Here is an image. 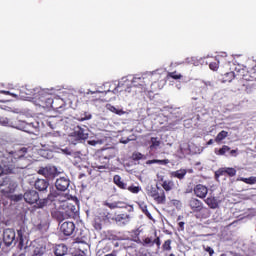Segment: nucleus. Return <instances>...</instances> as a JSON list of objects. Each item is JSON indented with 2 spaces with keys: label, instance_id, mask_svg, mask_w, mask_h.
Listing matches in <instances>:
<instances>
[{
  "label": "nucleus",
  "instance_id": "1",
  "mask_svg": "<svg viewBox=\"0 0 256 256\" xmlns=\"http://www.w3.org/2000/svg\"><path fill=\"white\" fill-rule=\"evenodd\" d=\"M17 154L9 153L7 150L0 151V187H6L11 183L9 176L13 175L17 169H25V166L17 163Z\"/></svg>",
  "mask_w": 256,
  "mask_h": 256
},
{
  "label": "nucleus",
  "instance_id": "2",
  "mask_svg": "<svg viewBox=\"0 0 256 256\" xmlns=\"http://www.w3.org/2000/svg\"><path fill=\"white\" fill-rule=\"evenodd\" d=\"M23 198L25 202L29 205H33L34 203H36V207L38 209H43V207L47 206V203H49V201H55V194L50 193L47 198L40 199L39 193L37 191L30 190L24 193Z\"/></svg>",
  "mask_w": 256,
  "mask_h": 256
},
{
  "label": "nucleus",
  "instance_id": "3",
  "mask_svg": "<svg viewBox=\"0 0 256 256\" xmlns=\"http://www.w3.org/2000/svg\"><path fill=\"white\" fill-rule=\"evenodd\" d=\"M192 213H196V219H209L211 217V210L203 206V202L197 198H191L188 202Z\"/></svg>",
  "mask_w": 256,
  "mask_h": 256
},
{
  "label": "nucleus",
  "instance_id": "4",
  "mask_svg": "<svg viewBox=\"0 0 256 256\" xmlns=\"http://www.w3.org/2000/svg\"><path fill=\"white\" fill-rule=\"evenodd\" d=\"M54 198V201H58L59 207L64 212L67 219H71L77 215V206L69 200H65V196L54 195Z\"/></svg>",
  "mask_w": 256,
  "mask_h": 256
},
{
  "label": "nucleus",
  "instance_id": "5",
  "mask_svg": "<svg viewBox=\"0 0 256 256\" xmlns=\"http://www.w3.org/2000/svg\"><path fill=\"white\" fill-rule=\"evenodd\" d=\"M96 157L95 168L98 169V173H100L99 175H101V173H107V171H101V169H109L111 155H109L107 149L98 152Z\"/></svg>",
  "mask_w": 256,
  "mask_h": 256
},
{
  "label": "nucleus",
  "instance_id": "6",
  "mask_svg": "<svg viewBox=\"0 0 256 256\" xmlns=\"http://www.w3.org/2000/svg\"><path fill=\"white\" fill-rule=\"evenodd\" d=\"M0 125H2L3 127H8V125H11V127H13L14 129H18L19 131H27V123L21 120H16L10 123L8 118L0 117Z\"/></svg>",
  "mask_w": 256,
  "mask_h": 256
},
{
  "label": "nucleus",
  "instance_id": "7",
  "mask_svg": "<svg viewBox=\"0 0 256 256\" xmlns=\"http://www.w3.org/2000/svg\"><path fill=\"white\" fill-rule=\"evenodd\" d=\"M235 175H237V170L233 167H222L214 173L216 180H218L219 177H235Z\"/></svg>",
  "mask_w": 256,
  "mask_h": 256
},
{
  "label": "nucleus",
  "instance_id": "8",
  "mask_svg": "<svg viewBox=\"0 0 256 256\" xmlns=\"http://www.w3.org/2000/svg\"><path fill=\"white\" fill-rule=\"evenodd\" d=\"M71 137L76 141H85V139L89 138V134L81 126H76L71 133Z\"/></svg>",
  "mask_w": 256,
  "mask_h": 256
},
{
  "label": "nucleus",
  "instance_id": "9",
  "mask_svg": "<svg viewBox=\"0 0 256 256\" xmlns=\"http://www.w3.org/2000/svg\"><path fill=\"white\" fill-rule=\"evenodd\" d=\"M3 241L6 247H11L15 243V230L7 228L3 232Z\"/></svg>",
  "mask_w": 256,
  "mask_h": 256
},
{
  "label": "nucleus",
  "instance_id": "10",
  "mask_svg": "<svg viewBox=\"0 0 256 256\" xmlns=\"http://www.w3.org/2000/svg\"><path fill=\"white\" fill-rule=\"evenodd\" d=\"M194 195L198 197V199H206L209 194V188L203 184H197L194 186Z\"/></svg>",
  "mask_w": 256,
  "mask_h": 256
},
{
  "label": "nucleus",
  "instance_id": "11",
  "mask_svg": "<svg viewBox=\"0 0 256 256\" xmlns=\"http://www.w3.org/2000/svg\"><path fill=\"white\" fill-rule=\"evenodd\" d=\"M38 175H43L46 179H53L57 175V168L51 166L41 167L38 170Z\"/></svg>",
  "mask_w": 256,
  "mask_h": 256
},
{
  "label": "nucleus",
  "instance_id": "12",
  "mask_svg": "<svg viewBox=\"0 0 256 256\" xmlns=\"http://www.w3.org/2000/svg\"><path fill=\"white\" fill-rule=\"evenodd\" d=\"M158 180L161 183V187L163 188L162 190L166 191V193L175 189V182L173 180H166L165 176H159Z\"/></svg>",
  "mask_w": 256,
  "mask_h": 256
},
{
  "label": "nucleus",
  "instance_id": "13",
  "mask_svg": "<svg viewBox=\"0 0 256 256\" xmlns=\"http://www.w3.org/2000/svg\"><path fill=\"white\" fill-rule=\"evenodd\" d=\"M70 180L65 177H60L55 182V187L58 191H67L69 189Z\"/></svg>",
  "mask_w": 256,
  "mask_h": 256
},
{
  "label": "nucleus",
  "instance_id": "14",
  "mask_svg": "<svg viewBox=\"0 0 256 256\" xmlns=\"http://www.w3.org/2000/svg\"><path fill=\"white\" fill-rule=\"evenodd\" d=\"M60 231L67 237L73 235V232L75 231V223L69 221L64 222L60 227Z\"/></svg>",
  "mask_w": 256,
  "mask_h": 256
},
{
  "label": "nucleus",
  "instance_id": "15",
  "mask_svg": "<svg viewBox=\"0 0 256 256\" xmlns=\"http://www.w3.org/2000/svg\"><path fill=\"white\" fill-rule=\"evenodd\" d=\"M103 206L108 207V209H127V204H125V202L123 201H115V202L104 201Z\"/></svg>",
  "mask_w": 256,
  "mask_h": 256
},
{
  "label": "nucleus",
  "instance_id": "16",
  "mask_svg": "<svg viewBox=\"0 0 256 256\" xmlns=\"http://www.w3.org/2000/svg\"><path fill=\"white\" fill-rule=\"evenodd\" d=\"M152 199L157 203V205H165L167 203V196L165 195V190H158Z\"/></svg>",
  "mask_w": 256,
  "mask_h": 256
},
{
  "label": "nucleus",
  "instance_id": "17",
  "mask_svg": "<svg viewBox=\"0 0 256 256\" xmlns=\"http://www.w3.org/2000/svg\"><path fill=\"white\" fill-rule=\"evenodd\" d=\"M68 251L69 248L65 244H58L53 247V253L55 256H65Z\"/></svg>",
  "mask_w": 256,
  "mask_h": 256
},
{
  "label": "nucleus",
  "instance_id": "18",
  "mask_svg": "<svg viewBox=\"0 0 256 256\" xmlns=\"http://www.w3.org/2000/svg\"><path fill=\"white\" fill-rule=\"evenodd\" d=\"M129 221H131V216L127 213L114 215L115 223H122V225H127V223H129Z\"/></svg>",
  "mask_w": 256,
  "mask_h": 256
},
{
  "label": "nucleus",
  "instance_id": "19",
  "mask_svg": "<svg viewBox=\"0 0 256 256\" xmlns=\"http://www.w3.org/2000/svg\"><path fill=\"white\" fill-rule=\"evenodd\" d=\"M204 203H206L209 209H219V200L215 196L204 198Z\"/></svg>",
  "mask_w": 256,
  "mask_h": 256
},
{
  "label": "nucleus",
  "instance_id": "20",
  "mask_svg": "<svg viewBox=\"0 0 256 256\" xmlns=\"http://www.w3.org/2000/svg\"><path fill=\"white\" fill-rule=\"evenodd\" d=\"M51 216L53 219H56V221H65L67 219V216L65 215V212L61 209V206H58L57 210H53L51 212Z\"/></svg>",
  "mask_w": 256,
  "mask_h": 256
},
{
  "label": "nucleus",
  "instance_id": "21",
  "mask_svg": "<svg viewBox=\"0 0 256 256\" xmlns=\"http://www.w3.org/2000/svg\"><path fill=\"white\" fill-rule=\"evenodd\" d=\"M186 175H187V169H179V170L170 172V177L172 179H179V181H183Z\"/></svg>",
  "mask_w": 256,
  "mask_h": 256
},
{
  "label": "nucleus",
  "instance_id": "22",
  "mask_svg": "<svg viewBox=\"0 0 256 256\" xmlns=\"http://www.w3.org/2000/svg\"><path fill=\"white\" fill-rule=\"evenodd\" d=\"M34 187L37 189V191H47V187H49V181L45 179H38L35 181Z\"/></svg>",
  "mask_w": 256,
  "mask_h": 256
},
{
  "label": "nucleus",
  "instance_id": "23",
  "mask_svg": "<svg viewBox=\"0 0 256 256\" xmlns=\"http://www.w3.org/2000/svg\"><path fill=\"white\" fill-rule=\"evenodd\" d=\"M0 193L3 197L10 199V197H12L13 193H15V188L11 187V182H9V184L6 185L5 188H2L0 190Z\"/></svg>",
  "mask_w": 256,
  "mask_h": 256
},
{
  "label": "nucleus",
  "instance_id": "24",
  "mask_svg": "<svg viewBox=\"0 0 256 256\" xmlns=\"http://www.w3.org/2000/svg\"><path fill=\"white\" fill-rule=\"evenodd\" d=\"M57 101H59V99L53 100V98H45L43 105L44 107H51V109H59L61 106H57Z\"/></svg>",
  "mask_w": 256,
  "mask_h": 256
},
{
  "label": "nucleus",
  "instance_id": "25",
  "mask_svg": "<svg viewBox=\"0 0 256 256\" xmlns=\"http://www.w3.org/2000/svg\"><path fill=\"white\" fill-rule=\"evenodd\" d=\"M138 206L141 209L142 213L148 217V219H153L151 212L147 209V204L144 201H139Z\"/></svg>",
  "mask_w": 256,
  "mask_h": 256
},
{
  "label": "nucleus",
  "instance_id": "26",
  "mask_svg": "<svg viewBox=\"0 0 256 256\" xmlns=\"http://www.w3.org/2000/svg\"><path fill=\"white\" fill-rule=\"evenodd\" d=\"M113 183H115L117 187H119V189H127V184L123 182V180L121 179V176L119 175H114Z\"/></svg>",
  "mask_w": 256,
  "mask_h": 256
},
{
  "label": "nucleus",
  "instance_id": "27",
  "mask_svg": "<svg viewBox=\"0 0 256 256\" xmlns=\"http://www.w3.org/2000/svg\"><path fill=\"white\" fill-rule=\"evenodd\" d=\"M145 78L143 77H134L132 79V86L133 87H145Z\"/></svg>",
  "mask_w": 256,
  "mask_h": 256
},
{
  "label": "nucleus",
  "instance_id": "28",
  "mask_svg": "<svg viewBox=\"0 0 256 256\" xmlns=\"http://www.w3.org/2000/svg\"><path fill=\"white\" fill-rule=\"evenodd\" d=\"M8 153H15L17 154V163H19V165H23V157L25 155V153H27V148H21L18 152H8Z\"/></svg>",
  "mask_w": 256,
  "mask_h": 256
},
{
  "label": "nucleus",
  "instance_id": "29",
  "mask_svg": "<svg viewBox=\"0 0 256 256\" xmlns=\"http://www.w3.org/2000/svg\"><path fill=\"white\" fill-rule=\"evenodd\" d=\"M90 119H93V115L87 111H84L80 113V115H77V121H89Z\"/></svg>",
  "mask_w": 256,
  "mask_h": 256
},
{
  "label": "nucleus",
  "instance_id": "30",
  "mask_svg": "<svg viewBox=\"0 0 256 256\" xmlns=\"http://www.w3.org/2000/svg\"><path fill=\"white\" fill-rule=\"evenodd\" d=\"M235 79V72L231 71L222 76V83H231Z\"/></svg>",
  "mask_w": 256,
  "mask_h": 256
},
{
  "label": "nucleus",
  "instance_id": "31",
  "mask_svg": "<svg viewBox=\"0 0 256 256\" xmlns=\"http://www.w3.org/2000/svg\"><path fill=\"white\" fill-rule=\"evenodd\" d=\"M92 225L96 231H101V229H103V220L101 218H98V216H96L94 218Z\"/></svg>",
  "mask_w": 256,
  "mask_h": 256
},
{
  "label": "nucleus",
  "instance_id": "32",
  "mask_svg": "<svg viewBox=\"0 0 256 256\" xmlns=\"http://www.w3.org/2000/svg\"><path fill=\"white\" fill-rule=\"evenodd\" d=\"M229 135V132L222 130L221 132H219L215 138V142L216 143H221V141H223V139H227Z\"/></svg>",
  "mask_w": 256,
  "mask_h": 256
},
{
  "label": "nucleus",
  "instance_id": "33",
  "mask_svg": "<svg viewBox=\"0 0 256 256\" xmlns=\"http://www.w3.org/2000/svg\"><path fill=\"white\" fill-rule=\"evenodd\" d=\"M168 79H174L175 81H178V79H183V75L181 73L174 71V72H168L167 74Z\"/></svg>",
  "mask_w": 256,
  "mask_h": 256
},
{
  "label": "nucleus",
  "instance_id": "34",
  "mask_svg": "<svg viewBox=\"0 0 256 256\" xmlns=\"http://www.w3.org/2000/svg\"><path fill=\"white\" fill-rule=\"evenodd\" d=\"M150 143H151V145H150L151 150L157 149V147H159L161 145V141L157 137H152L150 139Z\"/></svg>",
  "mask_w": 256,
  "mask_h": 256
},
{
  "label": "nucleus",
  "instance_id": "35",
  "mask_svg": "<svg viewBox=\"0 0 256 256\" xmlns=\"http://www.w3.org/2000/svg\"><path fill=\"white\" fill-rule=\"evenodd\" d=\"M45 251H46L45 246L36 247L34 249L32 256H43V255H45Z\"/></svg>",
  "mask_w": 256,
  "mask_h": 256
},
{
  "label": "nucleus",
  "instance_id": "36",
  "mask_svg": "<svg viewBox=\"0 0 256 256\" xmlns=\"http://www.w3.org/2000/svg\"><path fill=\"white\" fill-rule=\"evenodd\" d=\"M231 151V147L227 146V145H223L222 148H220L219 150H215V153L217 155H225V153Z\"/></svg>",
  "mask_w": 256,
  "mask_h": 256
},
{
  "label": "nucleus",
  "instance_id": "37",
  "mask_svg": "<svg viewBox=\"0 0 256 256\" xmlns=\"http://www.w3.org/2000/svg\"><path fill=\"white\" fill-rule=\"evenodd\" d=\"M241 181H243V183H246V185H255L256 177L251 176L249 178H241Z\"/></svg>",
  "mask_w": 256,
  "mask_h": 256
},
{
  "label": "nucleus",
  "instance_id": "38",
  "mask_svg": "<svg viewBox=\"0 0 256 256\" xmlns=\"http://www.w3.org/2000/svg\"><path fill=\"white\" fill-rule=\"evenodd\" d=\"M144 247H153V237H146L142 241Z\"/></svg>",
  "mask_w": 256,
  "mask_h": 256
},
{
  "label": "nucleus",
  "instance_id": "39",
  "mask_svg": "<svg viewBox=\"0 0 256 256\" xmlns=\"http://www.w3.org/2000/svg\"><path fill=\"white\" fill-rule=\"evenodd\" d=\"M108 209L106 208H103L99 211V214H98V218L102 219L103 221H105L106 217H107V213H108Z\"/></svg>",
  "mask_w": 256,
  "mask_h": 256
},
{
  "label": "nucleus",
  "instance_id": "40",
  "mask_svg": "<svg viewBox=\"0 0 256 256\" xmlns=\"http://www.w3.org/2000/svg\"><path fill=\"white\" fill-rule=\"evenodd\" d=\"M171 243L172 241L170 239L166 240L162 245L163 251H171Z\"/></svg>",
  "mask_w": 256,
  "mask_h": 256
},
{
  "label": "nucleus",
  "instance_id": "41",
  "mask_svg": "<svg viewBox=\"0 0 256 256\" xmlns=\"http://www.w3.org/2000/svg\"><path fill=\"white\" fill-rule=\"evenodd\" d=\"M127 189L130 191V193H134L135 195L141 191V187L133 185L129 186Z\"/></svg>",
  "mask_w": 256,
  "mask_h": 256
},
{
  "label": "nucleus",
  "instance_id": "42",
  "mask_svg": "<svg viewBox=\"0 0 256 256\" xmlns=\"http://www.w3.org/2000/svg\"><path fill=\"white\" fill-rule=\"evenodd\" d=\"M114 219H115V215H113V213H110V211L108 210L104 221L107 223H111V221H114Z\"/></svg>",
  "mask_w": 256,
  "mask_h": 256
},
{
  "label": "nucleus",
  "instance_id": "43",
  "mask_svg": "<svg viewBox=\"0 0 256 256\" xmlns=\"http://www.w3.org/2000/svg\"><path fill=\"white\" fill-rule=\"evenodd\" d=\"M37 89H33L32 91L26 92L27 98L28 99H35V95H37Z\"/></svg>",
  "mask_w": 256,
  "mask_h": 256
},
{
  "label": "nucleus",
  "instance_id": "44",
  "mask_svg": "<svg viewBox=\"0 0 256 256\" xmlns=\"http://www.w3.org/2000/svg\"><path fill=\"white\" fill-rule=\"evenodd\" d=\"M209 68L211 69V71H217V69H219V61L211 62L209 64Z\"/></svg>",
  "mask_w": 256,
  "mask_h": 256
},
{
  "label": "nucleus",
  "instance_id": "45",
  "mask_svg": "<svg viewBox=\"0 0 256 256\" xmlns=\"http://www.w3.org/2000/svg\"><path fill=\"white\" fill-rule=\"evenodd\" d=\"M203 249L206 251V253H209V256L215 255V250H213V248L210 246H203Z\"/></svg>",
  "mask_w": 256,
  "mask_h": 256
},
{
  "label": "nucleus",
  "instance_id": "46",
  "mask_svg": "<svg viewBox=\"0 0 256 256\" xmlns=\"http://www.w3.org/2000/svg\"><path fill=\"white\" fill-rule=\"evenodd\" d=\"M160 190H161V188H159V187H157V189L152 188V189L150 190V192H149V196L152 197V198H154L155 195H157L158 191H160Z\"/></svg>",
  "mask_w": 256,
  "mask_h": 256
},
{
  "label": "nucleus",
  "instance_id": "47",
  "mask_svg": "<svg viewBox=\"0 0 256 256\" xmlns=\"http://www.w3.org/2000/svg\"><path fill=\"white\" fill-rule=\"evenodd\" d=\"M17 235H18L20 245H23V230L21 229L17 230Z\"/></svg>",
  "mask_w": 256,
  "mask_h": 256
},
{
  "label": "nucleus",
  "instance_id": "48",
  "mask_svg": "<svg viewBox=\"0 0 256 256\" xmlns=\"http://www.w3.org/2000/svg\"><path fill=\"white\" fill-rule=\"evenodd\" d=\"M153 245H156L159 249L161 247V238L157 236L155 239H153Z\"/></svg>",
  "mask_w": 256,
  "mask_h": 256
},
{
  "label": "nucleus",
  "instance_id": "49",
  "mask_svg": "<svg viewBox=\"0 0 256 256\" xmlns=\"http://www.w3.org/2000/svg\"><path fill=\"white\" fill-rule=\"evenodd\" d=\"M0 95H11V97H17L16 94L11 93L9 91H5V90H0Z\"/></svg>",
  "mask_w": 256,
  "mask_h": 256
},
{
  "label": "nucleus",
  "instance_id": "50",
  "mask_svg": "<svg viewBox=\"0 0 256 256\" xmlns=\"http://www.w3.org/2000/svg\"><path fill=\"white\" fill-rule=\"evenodd\" d=\"M110 111H112V113H116V115H121V113H123L122 110H118V109L115 108L114 106H111Z\"/></svg>",
  "mask_w": 256,
  "mask_h": 256
},
{
  "label": "nucleus",
  "instance_id": "51",
  "mask_svg": "<svg viewBox=\"0 0 256 256\" xmlns=\"http://www.w3.org/2000/svg\"><path fill=\"white\" fill-rule=\"evenodd\" d=\"M133 157H134V159H135L136 161H141V159H143V154H141V153H136V154L133 155Z\"/></svg>",
  "mask_w": 256,
  "mask_h": 256
},
{
  "label": "nucleus",
  "instance_id": "52",
  "mask_svg": "<svg viewBox=\"0 0 256 256\" xmlns=\"http://www.w3.org/2000/svg\"><path fill=\"white\" fill-rule=\"evenodd\" d=\"M158 165H169V159L158 160Z\"/></svg>",
  "mask_w": 256,
  "mask_h": 256
},
{
  "label": "nucleus",
  "instance_id": "53",
  "mask_svg": "<svg viewBox=\"0 0 256 256\" xmlns=\"http://www.w3.org/2000/svg\"><path fill=\"white\" fill-rule=\"evenodd\" d=\"M155 163H158V159L148 160V161L146 162V165H153V164H155Z\"/></svg>",
  "mask_w": 256,
  "mask_h": 256
},
{
  "label": "nucleus",
  "instance_id": "54",
  "mask_svg": "<svg viewBox=\"0 0 256 256\" xmlns=\"http://www.w3.org/2000/svg\"><path fill=\"white\" fill-rule=\"evenodd\" d=\"M178 227H180V231H185V222H179Z\"/></svg>",
  "mask_w": 256,
  "mask_h": 256
},
{
  "label": "nucleus",
  "instance_id": "55",
  "mask_svg": "<svg viewBox=\"0 0 256 256\" xmlns=\"http://www.w3.org/2000/svg\"><path fill=\"white\" fill-rule=\"evenodd\" d=\"M75 243H85V240H83V238H75Z\"/></svg>",
  "mask_w": 256,
  "mask_h": 256
},
{
  "label": "nucleus",
  "instance_id": "56",
  "mask_svg": "<svg viewBox=\"0 0 256 256\" xmlns=\"http://www.w3.org/2000/svg\"><path fill=\"white\" fill-rule=\"evenodd\" d=\"M230 155H232V157H237V150H231Z\"/></svg>",
  "mask_w": 256,
  "mask_h": 256
},
{
  "label": "nucleus",
  "instance_id": "57",
  "mask_svg": "<svg viewBox=\"0 0 256 256\" xmlns=\"http://www.w3.org/2000/svg\"><path fill=\"white\" fill-rule=\"evenodd\" d=\"M22 199H23V196L21 195L16 196V201H21Z\"/></svg>",
  "mask_w": 256,
  "mask_h": 256
},
{
  "label": "nucleus",
  "instance_id": "58",
  "mask_svg": "<svg viewBox=\"0 0 256 256\" xmlns=\"http://www.w3.org/2000/svg\"><path fill=\"white\" fill-rule=\"evenodd\" d=\"M206 145H213V139H210Z\"/></svg>",
  "mask_w": 256,
  "mask_h": 256
},
{
  "label": "nucleus",
  "instance_id": "59",
  "mask_svg": "<svg viewBox=\"0 0 256 256\" xmlns=\"http://www.w3.org/2000/svg\"><path fill=\"white\" fill-rule=\"evenodd\" d=\"M0 103H5V100L0 96Z\"/></svg>",
  "mask_w": 256,
  "mask_h": 256
},
{
  "label": "nucleus",
  "instance_id": "60",
  "mask_svg": "<svg viewBox=\"0 0 256 256\" xmlns=\"http://www.w3.org/2000/svg\"><path fill=\"white\" fill-rule=\"evenodd\" d=\"M82 177H85V174H80L79 179H82Z\"/></svg>",
  "mask_w": 256,
  "mask_h": 256
},
{
  "label": "nucleus",
  "instance_id": "61",
  "mask_svg": "<svg viewBox=\"0 0 256 256\" xmlns=\"http://www.w3.org/2000/svg\"><path fill=\"white\" fill-rule=\"evenodd\" d=\"M220 256H227V253H222Z\"/></svg>",
  "mask_w": 256,
  "mask_h": 256
}]
</instances>
